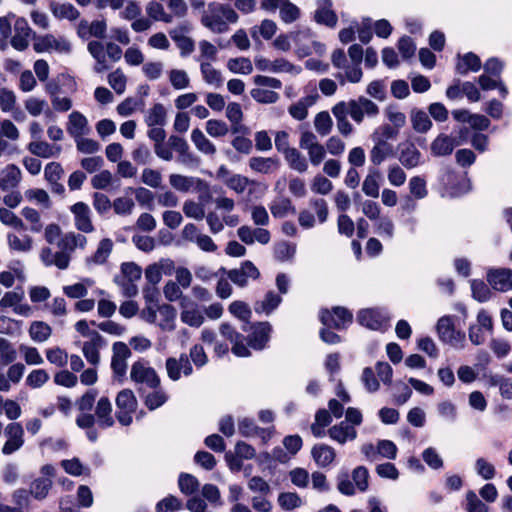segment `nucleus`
Wrapping results in <instances>:
<instances>
[{"label": "nucleus", "instance_id": "nucleus-56", "mask_svg": "<svg viewBox=\"0 0 512 512\" xmlns=\"http://www.w3.org/2000/svg\"><path fill=\"white\" fill-rule=\"evenodd\" d=\"M153 392L147 394L144 403L149 410H155L162 406L168 399L166 392L160 388L152 389Z\"/></svg>", "mask_w": 512, "mask_h": 512}, {"label": "nucleus", "instance_id": "nucleus-19", "mask_svg": "<svg viewBox=\"0 0 512 512\" xmlns=\"http://www.w3.org/2000/svg\"><path fill=\"white\" fill-rule=\"evenodd\" d=\"M15 34L11 39V45L18 51H24L29 46V38L32 29L24 18H17L14 23Z\"/></svg>", "mask_w": 512, "mask_h": 512}, {"label": "nucleus", "instance_id": "nucleus-55", "mask_svg": "<svg viewBox=\"0 0 512 512\" xmlns=\"http://www.w3.org/2000/svg\"><path fill=\"white\" fill-rule=\"evenodd\" d=\"M384 115L389 124L400 130L406 125V115L395 105H389L384 110Z\"/></svg>", "mask_w": 512, "mask_h": 512}, {"label": "nucleus", "instance_id": "nucleus-17", "mask_svg": "<svg viewBox=\"0 0 512 512\" xmlns=\"http://www.w3.org/2000/svg\"><path fill=\"white\" fill-rule=\"evenodd\" d=\"M169 183L172 188L182 193H187L194 187L198 190H208V185L204 180L182 174H170Z\"/></svg>", "mask_w": 512, "mask_h": 512}, {"label": "nucleus", "instance_id": "nucleus-30", "mask_svg": "<svg viewBox=\"0 0 512 512\" xmlns=\"http://www.w3.org/2000/svg\"><path fill=\"white\" fill-rule=\"evenodd\" d=\"M181 321L191 327H200L204 322L202 311L195 303L182 302Z\"/></svg>", "mask_w": 512, "mask_h": 512}, {"label": "nucleus", "instance_id": "nucleus-6", "mask_svg": "<svg viewBox=\"0 0 512 512\" xmlns=\"http://www.w3.org/2000/svg\"><path fill=\"white\" fill-rule=\"evenodd\" d=\"M117 412L116 418L123 426H129L132 423V414L136 411L138 402L130 389L121 390L115 399Z\"/></svg>", "mask_w": 512, "mask_h": 512}, {"label": "nucleus", "instance_id": "nucleus-10", "mask_svg": "<svg viewBox=\"0 0 512 512\" xmlns=\"http://www.w3.org/2000/svg\"><path fill=\"white\" fill-rule=\"evenodd\" d=\"M165 368L168 377L172 381H178L181 378V373H183L184 376H190L193 373L192 364L185 353H181L179 358H167Z\"/></svg>", "mask_w": 512, "mask_h": 512}, {"label": "nucleus", "instance_id": "nucleus-54", "mask_svg": "<svg viewBox=\"0 0 512 512\" xmlns=\"http://www.w3.org/2000/svg\"><path fill=\"white\" fill-rule=\"evenodd\" d=\"M169 82L176 90H183L189 87L190 78L185 70L171 69L168 72Z\"/></svg>", "mask_w": 512, "mask_h": 512}, {"label": "nucleus", "instance_id": "nucleus-15", "mask_svg": "<svg viewBox=\"0 0 512 512\" xmlns=\"http://www.w3.org/2000/svg\"><path fill=\"white\" fill-rule=\"evenodd\" d=\"M357 319L361 325L372 330H378L386 325L388 316L382 309L368 308L361 310Z\"/></svg>", "mask_w": 512, "mask_h": 512}, {"label": "nucleus", "instance_id": "nucleus-44", "mask_svg": "<svg viewBox=\"0 0 512 512\" xmlns=\"http://www.w3.org/2000/svg\"><path fill=\"white\" fill-rule=\"evenodd\" d=\"M481 68L480 58L474 53L465 54L461 61L457 64V71L461 75L467 74L469 71L477 72Z\"/></svg>", "mask_w": 512, "mask_h": 512}, {"label": "nucleus", "instance_id": "nucleus-64", "mask_svg": "<svg viewBox=\"0 0 512 512\" xmlns=\"http://www.w3.org/2000/svg\"><path fill=\"white\" fill-rule=\"evenodd\" d=\"M179 489L185 495H191L199 488L198 480L191 474L182 473L178 480Z\"/></svg>", "mask_w": 512, "mask_h": 512}, {"label": "nucleus", "instance_id": "nucleus-31", "mask_svg": "<svg viewBox=\"0 0 512 512\" xmlns=\"http://www.w3.org/2000/svg\"><path fill=\"white\" fill-rule=\"evenodd\" d=\"M87 49L91 56L96 60L94 70L97 73H102L103 71L109 69V65L106 59V45L100 41L93 40L88 43Z\"/></svg>", "mask_w": 512, "mask_h": 512}, {"label": "nucleus", "instance_id": "nucleus-60", "mask_svg": "<svg viewBox=\"0 0 512 512\" xmlns=\"http://www.w3.org/2000/svg\"><path fill=\"white\" fill-rule=\"evenodd\" d=\"M277 25L274 21L265 19L261 22L260 26H254L251 29V36L254 39H257V33H260V35L268 40L271 39L274 34L276 33Z\"/></svg>", "mask_w": 512, "mask_h": 512}, {"label": "nucleus", "instance_id": "nucleus-25", "mask_svg": "<svg viewBox=\"0 0 512 512\" xmlns=\"http://www.w3.org/2000/svg\"><path fill=\"white\" fill-rule=\"evenodd\" d=\"M67 132L74 139L88 134L89 125L87 118L79 111L70 113L67 122Z\"/></svg>", "mask_w": 512, "mask_h": 512}, {"label": "nucleus", "instance_id": "nucleus-57", "mask_svg": "<svg viewBox=\"0 0 512 512\" xmlns=\"http://www.w3.org/2000/svg\"><path fill=\"white\" fill-rule=\"evenodd\" d=\"M345 74L339 73L336 75V78L339 80L340 84H345L346 81L351 83H358L361 81L363 72L360 68V65L353 64L347 65L346 68H344Z\"/></svg>", "mask_w": 512, "mask_h": 512}, {"label": "nucleus", "instance_id": "nucleus-49", "mask_svg": "<svg viewBox=\"0 0 512 512\" xmlns=\"http://www.w3.org/2000/svg\"><path fill=\"white\" fill-rule=\"evenodd\" d=\"M229 71L235 74L249 75L253 71L250 59L245 57L231 58L227 62Z\"/></svg>", "mask_w": 512, "mask_h": 512}, {"label": "nucleus", "instance_id": "nucleus-38", "mask_svg": "<svg viewBox=\"0 0 512 512\" xmlns=\"http://www.w3.org/2000/svg\"><path fill=\"white\" fill-rule=\"evenodd\" d=\"M30 338L37 343L46 342L52 335V327L44 321H33L28 329Z\"/></svg>", "mask_w": 512, "mask_h": 512}, {"label": "nucleus", "instance_id": "nucleus-9", "mask_svg": "<svg viewBox=\"0 0 512 512\" xmlns=\"http://www.w3.org/2000/svg\"><path fill=\"white\" fill-rule=\"evenodd\" d=\"M4 435L7 438L2 447V453L4 455H11L23 446L24 430L20 423H9L4 429Z\"/></svg>", "mask_w": 512, "mask_h": 512}, {"label": "nucleus", "instance_id": "nucleus-8", "mask_svg": "<svg viewBox=\"0 0 512 512\" xmlns=\"http://www.w3.org/2000/svg\"><path fill=\"white\" fill-rule=\"evenodd\" d=\"M353 315L344 307H335L333 311L322 310L320 313V321L327 327L335 329H344L352 323Z\"/></svg>", "mask_w": 512, "mask_h": 512}, {"label": "nucleus", "instance_id": "nucleus-50", "mask_svg": "<svg viewBox=\"0 0 512 512\" xmlns=\"http://www.w3.org/2000/svg\"><path fill=\"white\" fill-rule=\"evenodd\" d=\"M51 487L52 480L50 478H38L31 483L29 493L34 498L42 500L46 498Z\"/></svg>", "mask_w": 512, "mask_h": 512}, {"label": "nucleus", "instance_id": "nucleus-26", "mask_svg": "<svg viewBox=\"0 0 512 512\" xmlns=\"http://www.w3.org/2000/svg\"><path fill=\"white\" fill-rule=\"evenodd\" d=\"M28 151L40 158H53L58 157L62 152V147L60 145L50 144L46 141L35 140L28 144Z\"/></svg>", "mask_w": 512, "mask_h": 512}, {"label": "nucleus", "instance_id": "nucleus-16", "mask_svg": "<svg viewBox=\"0 0 512 512\" xmlns=\"http://www.w3.org/2000/svg\"><path fill=\"white\" fill-rule=\"evenodd\" d=\"M70 211L74 215V224L79 231L84 233H91L94 231V226L91 220V211L86 203L77 202L70 207Z\"/></svg>", "mask_w": 512, "mask_h": 512}, {"label": "nucleus", "instance_id": "nucleus-37", "mask_svg": "<svg viewBox=\"0 0 512 512\" xmlns=\"http://www.w3.org/2000/svg\"><path fill=\"white\" fill-rule=\"evenodd\" d=\"M239 433L244 437L259 436L264 441L270 438V432L267 429L258 427L254 420L249 418H243L238 423Z\"/></svg>", "mask_w": 512, "mask_h": 512}, {"label": "nucleus", "instance_id": "nucleus-12", "mask_svg": "<svg viewBox=\"0 0 512 512\" xmlns=\"http://www.w3.org/2000/svg\"><path fill=\"white\" fill-rule=\"evenodd\" d=\"M316 9L313 13L314 21L319 25L335 28L338 22L336 12L333 10L332 0H315Z\"/></svg>", "mask_w": 512, "mask_h": 512}, {"label": "nucleus", "instance_id": "nucleus-45", "mask_svg": "<svg viewBox=\"0 0 512 512\" xmlns=\"http://www.w3.org/2000/svg\"><path fill=\"white\" fill-rule=\"evenodd\" d=\"M145 122L149 127L163 126L166 122V109L160 103L150 108L145 117Z\"/></svg>", "mask_w": 512, "mask_h": 512}, {"label": "nucleus", "instance_id": "nucleus-27", "mask_svg": "<svg viewBox=\"0 0 512 512\" xmlns=\"http://www.w3.org/2000/svg\"><path fill=\"white\" fill-rule=\"evenodd\" d=\"M328 434L331 439L337 443L343 445L347 441H353L357 438V430L347 422H340L332 426L328 430Z\"/></svg>", "mask_w": 512, "mask_h": 512}, {"label": "nucleus", "instance_id": "nucleus-3", "mask_svg": "<svg viewBox=\"0 0 512 512\" xmlns=\"http://www.w3.org/2000/svg\"><path fill=\"white\" fill-rule=\"evenodd\" d=\"M237 12L229 5L219 2H210L202 11L201 24L216 34L226 33L230 24L238 22Z\"/></svg>", "mask_w": 512, "mask_h": 512}, {"label": "nucleus", "instance_id": "nucleus-5", "mask_svg": "<svg viewBox=\"0 0 512 512\" xmlns=\"http://www.w3.org/2000/svg\"><path fill=\"white\" fill-rule=\"evenodd\" d=\"M33 49L37 53L69 54L72 50L71 42L64 36L56 37L53 34H45L34 37Z\"/></svg>", "mask_w": 512, "mask_h": 512}, {"label": "nucleus", "instance_id": "nucleus-13", "mask_svg": "<svg viewBox=\"0 0 512 512\" xmlns=\"http://www.w3.org/2000/svg\"><path fill=\"white\" fill-rule=\"evenodd\" d=\"M227 276L235 285L245 287L249 279H258L260 272L251 261L247 260L239 268L229 270Z\"/></svg>", "mask_w": 512, "mask_h": 512}, {"label": "nucleus", "instance_id": "nucleus-2", "mask_svg": "<svg viewBox=\"0 0 512 512\" xmlns=\"http://www.w3.org/2000/svg\"><path fill=\"white\" fill-rule=\"evenodd\" d=\"M87 244V238L84 235L74 232L66 233L57 242L58 251L53 252L50 247H43L39 257L42 263L47 266H55L60 270L69 267L71 254L77 247L84 248Z\"/></svg>", "mask_w": 512, "mask_h": 512}, {"label": "nucleus", "instance_id": "nucleus-63", "mask_svg": "<svg viewBox=\"0 0 512 512\" xmlns=\"http://www.w3.org/2000/svg\"><path fill=\"white\" fill-rule=\"evenodd\" d=\"M146 12L152 19L156 21H163L165 23L172 22V16L165 12L162 4L152 1L148 3Z\"/></svg>", "mask_w": 512, "mask_h": 512}, {"label": "nucleus", "instance_id": "nucleus-22", "mask_svg": "<svg viewBox=\"0 0 512 512\" xmlns=\"http://www.w3.org/2000/svg\"><path fill=\"white\" fill-rule=\"evenodd\" d=\"M371 139L373 141V147L370 150V161L374 165H380L386 159L394 156V146L390 142L377 138Z\"/></svg>", "mask_w": 512, "mask_h": 512}, {"label": "nucleus", "instance_id": "nucleus-21", "mask_svg": "<svg viewBox=\"0 0 512 512\" xmlns=\"http://www.w3.org/2000/svg\"><path fill=\"white\" fill-rule=\"evenodd\" d=\"M94 416L100 428L106 429L114 425L112 404L108 397L103 396L97 401Z\"/></svg>", "mask_w": 512, "mask_h": 512}, {"label": "nucleus", "instance_id": "nucleus-41", "mask_svg": "<svg viewBox=\"0 0 512 512\" xmlns=\"http://www.w3.org/2000/svg\"><path fill=\"white\" fill-rule=\"evenodd\" d=\"M113 249V242L109 238L102 239L97 247L95 253L87 259L88 263L96 265L104 264L110 256Z\"/></svg>", "mask_w": 512, "mask_h": 512}, {"label": "nucleus", "instance_id": "nucleus-1", "mask_svg": "<svg viewBox=\"0 0 512 512\" xmlns=\"http://www.w3.org/2000/svg\"><path fill=\"white\" fill-rule=\"evenodd\" d=\"M331 112L336 119L338 132L343 137H349L354 132V127L350 123L348 117L356 124H361L365 117L375 118L379 115V106L365 96H359L348 101H340L336 103Z\"/></svg>", "mask_w": 512, "mask_h": 512}, {"label": "nucleus", "instance_id": "nucleus-43", "mask_svg": "<svg viewBox=\"0 0 512 512\" xmlns=\"http://www.w3.org/2000/svg\"><path fill=\"white\" fill-rule=\"evenodd\" d=\"M191 140L196 148L206 155H214L216 153L215 145L204 135V133L196 128L191 133Z\"/></svg>", "mask_w": 512, "mask_h": 512}, {"label": "nucleus", "instance_id": "nucleus-46", "mask_svg": "<svg viewBox=\"0 0 512 512\" xmlns=\"http://www.w3.org/2000/svg\"><path fill=\"white\" fill-rule=\"evenodd\" d=\"M9 248L18 252H28L32 249L33 240L28 235L18 236L14 233L7 235Z\"/></svg>", "mask_w": 512, "mask_h": 512}, {"label": "nucleus", "instance_id": "nucleus-59", "mask_svg": "<svg viewBox=\"0 0 512 512\" xmlns=\"http://www.w3.org/2000/svg\"><path fill=\"white\" fill-rule=\"evenodd\" d=\"M378 180H379L378 172L368 174L362 183L363 193L369 197L377 198L379 196V190H380V185H379Z\"/></svg>", "mask_w": 512, "mask_h": 512}, {"label": "nucleus", "instance_id": "nucleus-48", "mask_svg": "<svg viewBox=\"0 0 512 512\" xmlns=\"http://www.w3.org/2000/svg\"><path fill=\"white\" fill-rule=\"evenodd\" d=\"M270 211L275 218H284L288 214L295 213V207L288 198H280L270 205Z\"/></svg>", "mask_w": 512, "mask_h": 512}, {"label": "nucleus", "instance_id": "nucleus-7", "mask_svg": "<svg viewBox=\"0 0 512 512\" xmlns=\"http://www.w3.org/2000/svg\"><path fill=\"white\" fill-rule=\"evenodd\" d=\"M436 330L443 342L460 349L465 346L466 335L464 332L455 329L451 316L441 317L437 322Z\"/></svg>", "mask_w": 512, "mask_h": 512}, {"label": "nucleus", "instance_id": "nucleus-20", "mask_svg": "<svg viewBox=\"0 0 512 512\" xmlns=\"http://www.w3.org/2000/svg\"><path fill=\"white\" fill-rule=\"evenodd\" d=\"M249 168L260 174H272L279 170L280 160L277 157L254 156L248 161Z\"/></svg>", "mask_w": 512, "mask_h": 512}, {"label": "nucleus", "instance_id": "nucleus-40", "mask_svg": "<svg viewBox=\"0 0 512 512\" xmlns=\"http://www.w3.org/2000/svg\"><path fill=\"white\" fill-rule=\"evenodd\" d=\"M410 120L412 128L417 133H426L432 127L429 115L423 110L413 109L410 114Z\"/></svg>", "mask_w": 512, "mask_h": 512}, {"label": "nucleus", "instance_id": "nucleus-62", "mask_svg": "<svg viewBox=\"0 0 512 512\" xmlns=\"http://www.w3.org/2000/svg\"><path fill=\"white\" fill-rule=\"evenodd\" d=\"M47 360L58 367H64L69 360L68 353L60 347L49 348L45 351Z\"/></svg>", "mask_w": 512, "mask_h": 512}, {"label": "nucleus", "instance_id": "nucleus-42", "mask_svg": "<svg viewBox=\"0 0 512 512\" xmlns=\"http://www.w3.org/2000/svg\"><path fill=\"white\" fill-rule=\"evenodd\" d=\"M296 253V245L287 241H279L273 247L274 258L279 262L292 261Z\"/></svg>", "mask_w": 512, "mask_h": 512}, {"label": "nucleus", "instance_id": "nucleus-39", "mask_svg": "<svg viewBox=\"0 0 512 512\" xmlns=\"http://www.w3.org/2000/svg\"><path fill=\"white\" fill-rule=\"evenodd\" d=\"M283 156L292 170L299 173H305L308 170V160L298 149L292 148Z\"/></svg>", "mask_w": 512, "mask_h": 512}, {"label": "nucleus", "instance_id": "nucleus-36", "mask_svg": "<svg viewBox=\"0 0 512 512\" xmlns=\"http://www.w3.org/2000/svg\"><path fill=\"white\" fill-rule=\"evenodd\" d=\"M172 267L173 262L170 260L151 264L145 270V277L150 284L155 286L161 281L163 273H170Z\"/></svg>", "mask_w": 512, "mask_h": 512}, {"label": "nucleus", "instance_id": "nucleus-33", "mask_svg": "<svg viewBox=\"0 0 512 512\" xmlns=\"http://www.w3.org/2000/svg\"><path fill=\"white\" fill-rule=\"evenodd\" d=\"M312 38V31L310 29H303L291 33V39L297 47V53L299 56L305 57L312 53Z\"/></svg>", "mask_w": 512, "mask_h": 512}, {"label": "nucleus", "instance_id": "nucleus-53", "mask_svg": "<svg viewBox=\"0 0 512 512\" xmlns=\"http://www.w3.org/2000/svg\"><path fill=\"white\" fill-rule=\"evenodd\" d=\"M17 359V351L13 344L0 337V363L4 366L12 364Z\"/></svg>", "mask_w": 512, "mask_h": 512}, {"label": "nucleus", "instance_id": "nucleus-28", "mask_svg": "<svg viewBox=\"0 0 512 512\" xmlns=\"http://www.w3.org/2000/svg\"><path fill=\"white\" fill-rule=\"evenodd\" d=\"M272 327L268 322H260L253 326V331L249 336V345L254 348L261 350L268 342Z\"/></svg>", "mask_w": 512, "mask_h": 512}, {"label": "nucleus", "instance_id": "nucleus-29", "mask_svg": "<svg viewBox=\"0 0 512 512\" xmlns=\"http://www.w3.org/2000/svg\"><path fill=\"white\" fill-rule=\"evenodd\" d=\"M458 145L456 139L446 134L438 135L431 143V153L436 156L450 155Z\"/></svg>", "mask_w": 512, "mask_h": 512}, {"label": "nucleus", "instance_id": "nucleus-34", "mask_svg": "<svg viewBox=\"0 0 512 512\" xmlns=\"http://www.w3.org/2000/svg\"><path fill=\"white\" fill-rule=\"evenodd\" d=\"M282 302V298L280 295L275 293L274 291H268L263 299L258 300L254 304V310L258 314H271Z\"/></svg>", "mask_w": 512, "mask_h": 512}, {"label": "nucleus", "instance_id": "nucleus-4", "mask_svg": "<svg viewBox=\"0 0 512 512\" xmlns=\"http://www.w3.org/2000/svg\"><path fill=\"white\" fill-rule=\"evenodd\" d=\"M130 379L135 385L145 386L149 389H156L161 384V379L155 369L143 360L136 361L132 364Z\"/></svg>", "mask_w": 512, "mask_h": 512}, {"label": "nucleus", "instance_id": "nucleus-14", "mask_svg": "<svg viewBox=\"0 0 512 512\" xmlns=\"http://www.w3.org/2000/svg\"><path fill=\"white\" fill-rule=\"evenodd\" d=\"M111 368L114 375L123 378L127 370V359L131 356L129 347L123 342H115L112 346Z\"/></svg>", "mask_w": 512, "mask_h": 512}, {"label": "nucleus", "instance_id": "nucleus-47", "mask_svg": "<svg viewBox=\"0 0 512 512\" xmlns=\"http://www.w3.org/2000/svg\"><path fill=\"white\" fill-rule=\"evenodd\" d=\"M314 128L322 137L330 134L333 128V120L327 111H321L315 115Z\"/></svg>", "mask_w": 512, "mask_h": 512}, {"label": "nucleus", "instance_id": "nucleus-35", "mask_svg": "<svg viewBox=\"0 0 512 512\" xmlns=\"http://www.w3.org/2000/svg\"><path fill=\"white\" fill-rule=\"evenodd\" d=\"M200 71L204 82L214 88H220L224 79L220 70L213 67L209 61L200 62Z\"/></svg>", "mask_w": 512, "mask_h": 512}, {"label": "nucleus", "instance_id": "nucleus-61", "mask_svg": "<svg viewBox=\"0 0 512 512\" xmlns=\"http://www.w3.org/2000/svg\"><path fill=\"white\" fill-rule=\"evenodd\" d=\"M49 379L50 376L46 370L35 369L28 374L26 378V385L32 389L41 388L49 381Z\"/></svg>", "mask_w": 512, "mask_h": 512}, {"label": "nucleus", "instance_id": "nucleus-51", "mask_svg": "<svg viewBox=\"0 0 512 512\" xmlns=\"http://www.w3.org/2000/svg\"><path fill=\"white\" fill-rule=\"evenodd\" d=\"M251 97L258 103L262 104H272L278 101L279 94L273 90L256 87L250 91Z\"/></svg>", "mask_w": 512, "mask_h": 512}, {"label": "nucleus", "instance_id": "nucleus-58", "mask_svg": "<svg viewBox=\"0 0 512 512\" xmlns=\"http://www.w3.org/2000/svg\"><path fill=\"white\" fill-rule=\"evenodd\" d=\"M51 11L58 19L75 20L79 17L78 10L69 3L53 5Z\"/></svg>", "mask_w": 512, "mask_h": 512}, {"label": "nucleus", "instance_id": "nucleus-52", "mask_svg": "<svg viewBox=\"0 0 512 512\" xmlns=\"http://www.w3.org/2000/svg\"><path fill=\"white\" fill-rule=\"evenodd\" d=\"M182 210L186 217L197 221L203 220L205 217L204 205L194 200L184 201Z\"/></svg>", "mask_w": 512, "mask_h": 512}, {"label": "nucleus", "instance_id": "nucleus-32", "mask_svg": "<svg viewBox=\"0 0 512 512\" xmlns=\"http://www.w3.org/2000/svg\"><path fill=\"white\" fill-rule=\"evenodd\" d=\"M311 455L319 467H327L335 460L334 448L326 444H317L312 447Z\"/></svg>", "mask_w": 512, "mask_h": 512}, {"label": "nucleus", "instance_id": "nucleus-23", "mask_svg": "<svg viewBox=\"0 0 512 512\" xmlns=\"http://www.w3.org/2000/svg\"><path fill=\"white\" fill-rule=\"evenodd\" d=\"M22 179V172L15 164H8L0 171V189L8 191L16 188Z\"/></svg>", "mask_w": 512, "mask_h": 512}, {"label": "nucleus", "instance_id": "nucleus-18", "mask_svg": "<svg viewBox=\"0 0 512 512\" xmlns=\"http://www.w3.org/2000/svg\"><path fill=\"white\" fill-rule=\"evenodd\" d=\"M399 162L407 169H412L422 164V154L412 142L399 144Z\"/></svg>", "mask_w": 512, "mask_h": 512}, {"label": "nucleus", "instance_id": "nucleus-11", "mask_svg": "<svg viewBox=\"0 0 512 512\" xmlns=\"http://www.w3.org/2000/svg\"><path fill=\"white\" fill-rule=\"evenodd\" d=\"M487 282L496 291L508 292L512 290V269L490 268L486 275Z\"/></svg>", "mask_w": 512, "mask_h": 512}, {"label": "nucleus", "instance_id": "nucleus-24", "mask_svg": "<svg viewBox=\"0 0 512 512\" xmlns=\"http://www.w3.org/2000/svg\"><path fill=\"white\" fill-rule=\"evenodd\" d=\"M106 345L105 339L100 336H95L88 341H85L82 346V353L88 363L96 367L100 363V350Z\"/></svg>", "mask_w": 512, "mask_h": 512}]
</instances>
